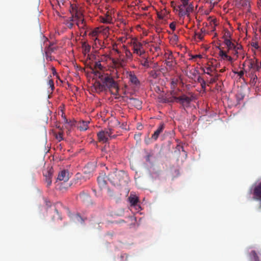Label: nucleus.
<instances>
[{"mask_svg":"<svg viewBox=\"0 0 261 261\" xmlns=\"http://www.w3.org/2000/svg\"><path fill=\"white\" fill-rule=\"evenodd\" d=\"M224 71H225V69H221V70H220V71L221 72H223Z\"/></svg>","mask_w":261,"mask_h":261,"instance_id":"63","label":"nucleus"},{"mask_svg":"<svg viewBox=\"0 0 261 261\" xmlns=\"http://www.w3.org/2000/svg\"><path fill=\"white\" fill-rule=\"evenodd\" d=\"M63 185V183H61L59 187V190L62 192L66 191L71 186V184H67L66 186H64Z\"/></svg>","mask_w":261,"mask_h":261,"instance_id":"34","label":"nucleus"},{"mask_svg":"<svg viewBox=\"0 0 261 261\" xmlns=\"http://www.w3.org/2000/svg\"><path fill=\"white\" fill-rule=\"evenodd\" d=\"M94 69L93 70L94 74L95 71H97V69H99L100 70H102V69H103V66L101 64L100 61L96 62L94 63Z\"/></svg>","mask_w":261,"mask_h":261,"instance_id":"25","label":"nucleus"},{"mask_svg":"<svg viewBox=\"0 0 261 261\" xmlns=\"http://www.w3.org/2000/svg\"><path fill=\"white\" fill-rule=\"evenodd\" d=\"M65 24L69 29H72L73 28V23L70 21L65 20Z\"/></svg>","mask_w":261,"mask_h":261,"instance_id":"41","label":"nucleus"},{"mask_svg":"<svg viewBox=\"0 0 261 261\" xmlns=\"http://www.w3.org/2000/svg\"><path fill=\"white\" fill-rule=\"evenodd\" d=\"M113 131L112 129L108 128L101 130L97 133V137L99 142L106 143L108 141L109 137L115 138L116 136L113 135Z\"/></svg>","mask_w":261,"mask_h":261,"instance_id":"3","label":"nucleus"},{"mask_svg":"<svg viewBox=\"0 0 261 261\" xmlns=\"http://www.w3.org/2000/svg\"><path fill=\"white\" fill-rule=\"evenodd\" d=\"M128 103L132 106L138 109L142 108V101L139 99L135 98H129L128 99Z\"/></svg>","mask_w":261,"mask_h":261,"instance_id":"11","label":"nucleus"},{"mask_svg":"<svg viewBox=\"0 0 261 261\" xmlns=\"http://www.w3.org/2000/svg\"><path fill=\"white\" fill-rule=\"evenodd\" d=\"M94 87L97 93H100L107 90L102 83L99 81L95 82L94 84Z\"/></svg>","mask_w":261,"mask_h":261,"instance_id":"14","label":"nucleus"},{"mask_svg":"<svg viewBox=\"0 0 261 261\" xmlns=\"http://www.w3.org/2000/svg\"><path fill=\"white\" fill-rule=\"evenodd\" d=\"M150 156V155L149 154H148L146 156V160L147 161H149Z\"/></svg>","mask_w":261,"mask_h":261,"instance_id":"60","label":"nucleus"},{"mask_svg":"<svg viewBox=\"0 0 261 261\" xmlns=\"http://www.w3.org/2000/svg\"><path fill=\"white\" fill-rule=\"evenodd\" d=\"M67 21H70V22H73L74 20H76L75 16L73 15H71V16L68 19L66 20Z\"/></svg>","mask_w":261,"mask_h":261,"instance_id":"51","label":"nucleus"},{"mask_svg":"<svg viewBox=\"0 0 261 261\" xmlns=\"http://www.w3.org/2000/svg\"><path fill=\"white\" fill-rule=\"evenodd\" d=\"M53 171L52 168H47L44 170L43 172V176L45 177V180L47 184V186L49 187L52 183V176H53Z\"/></svg>","mask_w":261,"mask_h":261,"instance_id":"8","label":"nucleus"},{"mask_svg":"<svg viewBox=\"0 0 261 261\" xmlns=\"http://www.w3.org/2000/svg\"><path fill=\"white\" fill-rule=\"evenodd\" d=\"M73 218L75 221H76L79 222L83 223L84 222V220L79 214H75Z\"/></svg>","mask_w":261,"mask_h":261,"instance_id":"35","label":"nucleus"},{"mask_svg":"<svg viewBox=\"0 0 261 261\" xmlns=\"http://www.w3.org/2000/svg\"><path fill=\"white\" fill-rule=\"evenodd\" d=\"M56 49V48L54 47H52L51 45H49L48 48L45 50V54L46 56H48V54H50L51 52L54 51Z\"/></svg>","mask_w":261,"mask_h":261,"instance_id":"38","label":"nucleus"},{"mask_svg":"<svg viewBox=\"0 0 261 261\" xmlns=\"http://www.w3.org/2000/svg\"><path fill=\"white\" fill-rule=\"evenodd\" d=\"M77 198L82 202H85L90 199V196L88 193L83 191L80 193Z\"/></svg>","mask_w":261,"mask_h":261,"instance_id":"16","label":"nucleus"},{"mask_svg":"<svg viewBox=\"0 0 261 261\" xmlns=\"http://www.w3.org/2000/svg\"><path fill=\"white\" fill-rule=\"evenodd\" d=\"M123 47H124V53H125V57H126V59H131L132 58V56H133L132 53L125 46H124Z\"/></svg>","mask_w":261,"mask_h":261,"instance_id":"29","label":"nucleus"},{"mask_svg":"<svg viewBox=\"0 0 261 261\" xmlns=\"http://www.w3.org/2000/svg\"><path fill=\"white\" fill-rule=\"evenodd\" d=\"M235 74H237L238 76H239V77L240 78H242L244 74V71H243V70H241L239 72H234Z\"/></svg>","mask_w":261,"mask_h":261,"instance_id":"48","label":"nucleus"},{"mask_svg":"<svg viewBox=\"0 0 261 261\" xmlns=\"http://www.w3.org/2000/svg\"><path fill=\"white\" fill-rule=\"evenodd\" d=\"M174 98L176 102L182 105V106H188L192 101L191 98L185 94L179 97L174 96Z\"/></svg>","mask_w":261,"mask_h":261,"instance_id":"7","label":"nucleus"},{"mask_svg":"<svg viewBox=\"0 0 261 261\" xmlns=\"http://www.w3.org/2000/svg\"><path fill=\"white\" fill-rule=\"evenodd\" d=\"M90 34L92 37H93V38L95 37V40L97 39L96 36L97 35V31H93L92 32L90 33Z\"/></svg>","mask_w":261,"mask_h":261,"instance_id":"47","label":"nucleus"},{"mask_svg":"<svg viewBox=\"0 0 261 261\" xmlns=\"http://www.w3.org/2000/svg\"><path fill=\"white\" fill-rule=\"evenodd\" d=\"M242 48L241 45L237 46V50L238 51L239 49H241Z\"/></svg>","mask_w":261,"mask_h":261,"instance_id":"61","label":"nucleus"},{"mask_svg":"<svg viewBox=\"0 0 261 261\" xmlns=\"http://www.w3.org/2000/svg\"><path fill=\"white\" fill-rule=\"evenodd\" d=\"M118 62L119 67H123L126 64V60L123 58H121V55H120L119 58H118Z\"/></svg>","mask_w":261,"mask_h":261,"instance_id":"33","label":"nucleus"},{"mask_svg":"<svg viewBox=\"0 0 261 261\" xmlns=\"http://www.w3.org/2000/svg\"><path fill=\"white\" fill-rule=\"evenodd\" d=\"M48 85L49 86V87L51 88V90H53L55 88L54 87V83L53 80L50 79L49 80L48 82Z\"/></svg>","mask_w":261,"mask_h":261,"instance_id":"42","label":"nucleus"},{"mask_svg":"<svg viewBox=\"0 0 261 261\" xmlns=\"http://www.w3.org/2000/svg\"><path fill=\"white\" fill-rule=\"evenodd\" d=\"M250 254L253 256L254 261H259V258L254 250L252 251Z\"/></svg>","mask_w":261,"mask_h":261,"instance_id":"39","label":"nucleus"},{"mask_svg":"<svg viewBox=\"0 0 261 261\" xmlns=\"http://www.w3.org/2000/svg\"><path fill=\"white\" fill-rule=\"evenodd\" d=\"M165 64L169 67H172L173 64V60H166L165 62Z\"/></svg>","mask_w":261,"mask_h":261,"instance_id":"44","label":"nucleus"},{"mask_svg":"<svg viewBox=\"0 0 261 261\" xmlns=\"http://www.w3.org/2000/svg\"><path fill=\"white\" fill-rule=\"evenodd\" d=\"M204 35L202 32H197L195 34V38L198 39L199 40H202L204 38Z\"/></svg>","mask_w":261,"mask_h":261,"instance_id":"36","label":"nucleus"},{"mask_svg":"<svg viewBox=\"0 0 261 261\" xmlns=\"http://www.w3.org/2000/svg\"><path fill=\"white\" fill-rule=\"evenodd\" d=\"M173 60V56L171 54H170L168 55L167 60Z\"/></svg>","mask_w":261,"mask_h":261,"instance_id":"56","label":"nucleus"},{"mask_svg":"<svg viewBox=\"0 0 261 261\" xmlns=\"http://www.w3.org/2000/svg\"><path fill=\"white\" fill-rule=\"evenodd\" d=\"M201 70L203 71L204 73L210 75L211 76H213L212 73L215 70V69L212 67L210 66L206 67L205 68H202Z\"/></svg>","mask_w":261,"mask_h":261,"instance_id":"20","label":"nucleus"},{"mask_svg":"<svg viewBox=\"0 0 261 261\" xmlns=\"http://www.w3.org/2000/svg\"><path fill=\"white\" fill-rule=\"evenodd\" d=\"M219 49L220 50L219 55L221 57V58L223 60H226L230 62H233L232 58L227 55V53L226 51L223 50L221 48L219 47Z\"/></svg>","mask_w":261,"mask_h":261,"instance_id":"15","label":"nucleus"},{"mask_svg":"<svg viewBox=\"0 0 261 261\" xmlns=\"http://www.w3.org/2000/svg\"><path fill=\"white\" fill-rule=\"evenodd\" d=\"M79 8V7H78L76 4H70L69 11L71 14L74 15Z\"/></svg>","mask_w":261,"mask_h":261,"instance_id":"23","label":"nucleus"},{"mask_svg":"<svg viewBox=\"0 0 261 261\" xmlns=\"http://www.w3.org/2000/svg\"><path fill=\"white\" fill-rule=\"evenodd\" d=\"M252 46H253L254 47L256 48H258V45L256 43H253V44L252 45Z\"/></svg>","mask_w":261,"mask_h":261,"instance_id":"58","label":"nucleus"},{"mask_svg":"<svg viewBox=\"0 0 261 261\" xmlns=\"http://www.w3.org/2000/svg\"><path fill=\"white\" fill-rule=\"evenodd\" d=\"M191 0H180L181 4L182 6H193V5L190 2Z\"/></svg>","mask_w":261,"mask_h":261,"instance_id":"37","label":"nucleus"},{"mask_svg":"<svg viewBox=\"0 0 261 261\" xmlns=\"http://www.w3.org/2000/svg\"><path fill=\"white\" fill-rule=\"evenodd\" d=\"M127 78L132 84L136 86H138L140 85V81L138 79L134 71H130L128 72Z\"/></svg>","mask_w":261,"mask_h":261,"instance_id":"12","label":"nucleus"},{"mask_svg":"<svg viewBox=\"0 0 261 261\" xmlns=\"http://www.w3.org/2000/svg\"><path fill=\"white\" fill-rule=\"evenodd\" d=\"M249 68L251 72H255L261 68V63H259L258 60L253 61L251 59L249 62Z\"/></svg>","mask_w":261,"mask_h":261,"instance_id":"9","label":"nucleus"},{"mask_svg":"<svg viewBox=\"0 0 261 261\" xmlns=\"http://www.w3.org/2000/svg\"><path fill=\"white\" fill-rule=\"evenodd\" d=\"M219 75L216 74L214 77H212L207 82V85L208 86L210 84L215 83L218 80Z\"/></svg>","mask_w":261,"mask_h":261,"instance_id":"30","label":"nucleus"},{"mask_svg":"<svg viewBox=\"0 0 261 261\" xmlns=\"http://www.w3.org/2000/svg\"><path fill=\"white\" fill-rule=\"evenodd\" d=\"M129 201L132 205L135 206L139 202V198L136 196L130 195L129 197Z\"/></svg>","mask_w":261,"mask_h":261,"instance_id":"21","label":"nucleus"},{"mask_svg":"<svg viewBox=\"0 0 261 261\" xmlns=\"http://www.w3.org/2000/svg\"><path fill=\"white\" fill-rule=\"evenodd\" d=\"M224 43L227 46L228 51L232 50L233 48H236V47L237 46L228 38H225L224 41Z\"/></svg>","mask_w":261,"mask_h":261,"instance_id":"18","label":"nucleus"},{"mask_svg":"<svg viewBox=\"0 0 261 261\" xmlns=\"http://www.w3.org/2000/svg\"><path fill=\"white\" fill-rule=\"evenodd\" d=\"M164 128L165 124L163 123H160L157 129L152 134L151 138L155 141L156 140L160 134L163 131Z\"/></svg>","mask_w":261,"mask_h":261,"instance_id":"13","label":"nucleus"},{"mask_svg":"<svg viewBox=\"0 0 261 261\" xmlns=\"http://www.w3.org/2000/svg\"><path fill=\"white\" fill-rule=\"evenodd\" d=\"M76 24L81 29H84L86 27L85 19L83 17L76 19Z\"/></svg>","mask_w":261,"mask_h":261,"instance_id":"19","label":"nucleus"},{"mask_svg":"<svg viewBox=\"0 0 261 261\" xmlns=\"http://www.w3.org/2000/svg\"><path fill=\"white\" fill-rule=\"evenodd\" d=\"M52 70H53V74H57V72H56V69H55V67H53V68H52Z\"/></svg>","mask_w":261,"mask_h":261,"instance_id":"59","label":"nucleus"},{"mask_svg":"<svg viewBox=\"0 0 261 261\" xmlns=\"http://www.w3.org/2000/svg\"><path fill=\"white\" fill-rule=\"evenodd\" d=\"M206 85H207V83H206L205 81L204 82H203L202 83L200 84L201 88L203 91H205V90H206Z\"/></svg>","mask_w":261,"mask_h":261,"instance_id":"46","label":"nucleus"},{"mask_svg":"<svg viewBox=\"0 0 261 261\" xmlns=\"http://www.w3.org/2000/svg\"><path fill=\"white\" fill-rule=\"evenodd\" d=\"M196 58H202V56L201 55H193L191 56V59H194Z\"/></svg>","mask_w":261,"mask_h":261,"instance_id":"50","label":"nucleus"},{"mask_svg":"<svg viewBox=\"0 0 261 261\" xmlns=\"http://www.w3.org/2000/svg\"><path fill=\"white\" fill-rule=\"evenodd\" d=\"M56 138L58 140V141H62L63 138V133L62 132H59L58 134H56Z\"/></svg>","mask_w":261,"mask_h":261,"instance_id":"40","label":"nucleus"},{"mask_svg":"<svg viewBox=\"0 0 261 261\" xmlns=\"http://www.w3.org/2000/svg\"><path fill=\"white\" fill-rule=\"evenodd\" d=\"M193 6H178V15L179 17H184L186 15L189 16L190 13L193 11Z\"/></svg>","mask_w":261,"mask_h":261,"instance_id":"6","label":"nucleus"},{"mask_svg":"<svg viewBox=\"0 0 261 261\" xmlns=\"http://www.w3.org/2000/svg\"><path fill=\"white\" fill-rule=\"evenodd\" d=\"M116 51L117 53L118 54H120V52L118 49H116Z\"/></svg>","mask_w":261,"mask_h":261,"instance_id":"64","label":"nucleus"},{"mask_svg":"<svg viewBox=\"0 0 261 261\" xmlns=\"http://www.w3.org/2000/svg\"><path fill=\"white\" fill-rule=\"evenodd\" d=\"M161 101L163 103H169L174 102V100L172 99L171 97H168L167 96L163 97Z\"/></svg>","mask_w":261,"mask_h":261,"instance_id":"31","label":"nucleus"},{"mask_svg":"<svg viewBox=\"0 0 261 261\" xmlns=\"http://www.w3.org/2000/svg\"><path fill=\"white\" fill-rule=\"evenodd\" d=\"M145 60L143 62H142L141 64L142 65L144 66V67H146L147 68L149 67V62L148 61V60H147V57L146 56V58L145 59H144Z\"/></svg>","mask_w":261,"mask_h":261,"instance_id":"43","label":"nucleus"},{"mask_svg":"<svg viewBox=\"0 0 261 261\" xmlns=\"http://www.w3.org/2000/svg\"><path fill=\"white\" fill-rule=\"evenodd\" d=\"M250 0H240V4L242 6L249 8L250 7Z\"/></svg>","mask_w":261,"mask_h":261,"instance_id":"28","label":"nucleus"},{"mask_svg":"<svg viewBox=\"0 0 261 261\" xmlns=\"http://www.w3.org/2000/svg\"><path fill=\"white\" fill-rule=\"evenodd\" d=\"M94 75L100 80V81L102 83V84L105 87L107 90L108 89L110 90L114 89L115 91L112 92V94L115 95H118L119 90L118 86L112 76L108 73H105L100 71H95Z\"/></svg>","mask_w":261,"mask_h":261,"instance_id":"1","label":"nucleus"},{"mask_svg":"<svg viewBox=\"0 0 261 261\" xmlns=\"http://www.w3.org/2000/svg\"><path fill=\"white\" fill-rule=\"evenodd\" d=\"M97 182L100 188L104 187L106 185V181L103 176H98L97 177Z\"/></svg>","mask_w":261,"mask_h":261,"instance_id":"22","label":"nucleus"},{"mask_svg":"<svg viewBox=\"0 0 261 261\" xmlns=\"http://www.w3.org/2000/svg\"><path fill=\"white\" fill-rule=\"evenodd\" d=\"M200 32H202L203 34L204 35V34H205V30H203V29H201Z\"/></svg>","mask_w":261,"mask_h":261,"instance_id":"62","label":"nucleus"},{"mask_svg":"<svg viewBox=\"0 0 261 261\" xmlns=\"http://www.w3.org/2000/svg\"><path fill=\"white\" fill-rule=\"evenodd\" d=\"M250 193L252 194L253 199L261 202V181L252 185L250 190Z\"/></svg>","mask_w":261,"mask_h":261,"instance_id":"5","label":"nucleus"},{"mask_svg":"<svg viewBox=\"0 0 261 261\" xmlns=\"http://www.w3.org/2000/svg\"><path fill=\"white\" fill-rule=\"evenodd\" d=\"M232 50H233V52H232L233 55L238 56V51L237 50V46L236 47V48H233Z\"/></svg>","mask_w":261,"mask_h":261,"instance_id":"55","label":"nucleus"},{"mask_svg":"<svg viewBox=\"0 0 261 261\" xmlns=\"http://www.w3.org/2000/svg\"><path fill=\"white\" fill-rule=\"evenodd\" d=\"M83 53L85 55H89V53L91 50V46L88 44L86 42H84L82 45Z\"/></svg>","mask_w":261,"mask_h":261,"instance_id":"17","label":"nucleus"},{"mask_svg":"<svg viewBox=\"0 0 261 261\" xmlns=\"http://www.w3.org/2000/svg\"><path fill=\"white\" fill-rule=\"evenodd\" d=\"M112 20V18L109 15H107L106 17H101L100 21L104 23H110Z\"/></svg>","mask_w":261,"mask_h":261,"instance_id":"24","label":"nucleus"},{"mask_svg":"<svg viewBox=\"0 0 261 261\" xmlns=\"http://www.w3.org/2000/svg\"><path fill=\"white\" fill-rule=\"evenodd\" d=\"M124 176L126 175L124 172L119 171L109 174L108 179L113 185L119 186L123 184Z\"/></svg>","mask_w":261,"mask_h":261,"instance_id":"2","label":"nucleus"},{"mask_svg":"<svg viewBox=\"0 0 261 261\" xmlns=\"http://www.w3.org/2000/svg\"><path fill=\"white\" fill-rule=\"evenodd\" d=\"M204 81H205V80H204V79L203 77H201L200 76H199L198 77V78H197V82L198 83H199L200 84L202 83Z\"/></svg>","mask_w":261,"mask_h":261,"instance_id":"52","label":"nucleus"},{"mask_svg":"<svg viewBox=\"0 0 261 261\" xmlns=\"http://www.w3.org/2000/svg\"><path fill=\"white\" fill-rule=\"evenodd\" d=\"M88 122L83 121L81 123H80V125L79 126L80 129L81 130H87L88 128Z\"/></svg>","mask_w":261,"mask_h":261,"instance_id":"27","label":"nucleus"},{"mask_svg":"<svg viewBox=\"0 0 261 261\" xmlns=\"http://www.w3.org/2000/svg\"><path fill=\"white\" fill-rule=\"evenodd\" d=\"M170 95L172 96V97H171V98L174 100V102L175 101V99L174 98V96H175V95H176L175 92L174 91H172L170 92Z\"/></svg>","mask_w":261,"mask_h":261,"instance_id":"54","label":"nucleus"},{"mask_svg":"<svg viewBox=\"0 0 261 261\" xmlns=\"http://www.w3.org/2000/svg\"><path fill=\"white\" fill-rule=\"evenodd\" d=\"M230 32L227 30L225 33V34L223 36V38H224V39L225 40V38H230Z\"/></svg>","mask_w":261,"mask_h":261,"instance_id":"45","label":"nucleus"},{"mask_svg":"<svg viewBox=\"0 0 261 261\" xmlns=\"http://www.w3.org/2000/svg\"><path fill=\"white\" fill-rule=\"evenodd\" d=\"M113 63L114 65L117 67H119L118 58L113 60Z\"/></svg>","mask_w":261,"mask_h":261,"instance_id":"53","label":"nucleus"},{"mask_svg":"<svg viewBox=\"0 0 261 261\" xmlns=\"http://www.w3.org/2000/svg\"><path fill=\"white\" fill-rule=\"evenodd\" d=\"M250 77L252 81V83L255 84L257 80V76L255 74V72H253L252 71H251V72L250 73Z\"/></svg>","mask_w":261,"mask_h":261,"instance_id":"32","label":"nucleus"},{"mask_svg":"<svg viewBox=\"0 0 261 261\" xmlns=\"http://www.w3.org/2000/svg\"><path fill=\"white\" fill-rule=\"evenodd\" d=\"M173 40L175 41H177L178 40V36L176 35H174V36L173 37Z\"/></svg>","mask_w":261,"mask_h":261,"instance_id":"57","label":"nucleus"},{"mask_svg":"<svg viewBox=\"0 0 261 261\" xmlns=\"http://www.w3.org/2000/svg\"><path fill=\"white\" fill-rule=\"evenodd\" d=\"M132 45L134 54H137L143 59L146 58L145 51L143 49V45L141 42H138L137 40H135L133 42Z\"/></svg>","mask_w":261,"mask_h":261,"instance_id":"4","label":"nucleus"},{"mask_svg":"<svg viewBox=\"0 0 261 261\" xmlns=\"http://www.w3.org/2000/svg\"><path fill=\"white\" fill-rule=\"evenodd\" d=\"M170 28L173 31H174L175 30L176 28V24L174 22H171L169 25Z\"/></svg>","mask_w":261,"mask_h":261,"instance_id":"49","label":"nucleus"},{"mask_svg":"<svg viewBox=\"0 0 261 261\" xmlns=\"http://www.w3.org/2000/svg\"><path fill=\"white\" fill-rule=\"evenodd\" d=\"M74 16H75V19L83 17V11L81 7L79 8V9L77 10V11L74 14Z\"/></svg>","mask_w":261,"mask_h":261,"instance_id":"26","label":"nucleus"},{"mask_svg":"<svg viewBox=\"0 0 261 261\" xmlns=\"http://www.w3.org/2000/svg\"><path fill=\"white\" fill-rule=\"evenodd\" d=\"M69 172L67 170H63L59 173L57 180L66 182L69 180Z\"/></svg>","mask_w":261,"mask_h":261,"instance_id":"10","label":"nucleus"}]
</instances>
